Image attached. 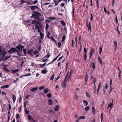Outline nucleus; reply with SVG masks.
Listing matches in <instances>:
<instances>
[{
    "label": "nucleus",
    "mask_w": 122,
    "mask_h": 122,
    "mask_svg": "<svg viewBox=\"0 0 122 122\" xmlns=\"http://www.w3.org/2000/svg\"><path fill=\"white\" fill-rule=\"evenodd\" d=\"M40 33L41 38L43 39L44 38V36L43 34L41 32H40Z\"/></svg>",
    "instance_id": "obj_25"
},
{
    "label": "nucleus",
    "mask_w": 122,
    "mask_h": 122,
    "mask_svg": "<svg viewBox=\"0 0 122 122\" xmlns=\"http://www.w3.org/2000/svg\"><path fill=\"white\" fill-rule=\"evenodd\" d=\"M55 76V74H53L51 76L50 78V80H53Z\"/></svg>",
    "instance_id": "obj_34"
},
{
    "label": "nucleus",
    "mask_w": 122,
    "mask_h": 122,
    "mask_svg": "<svg viewBox=\"0 0 122 122\" xmlns=\"http://www.w3.org/2000/svg\"><path fill=\"white\" fill-rule=\"evenodd\" d=\"M96 79L95 78H93V81L94 83H95L96 82Z\"/></svg>",
    "instance_id": "obj_57"
},
{
    "label": "nucleus",
    "mask_w": 122,
    "mask_h": 122,
    "mask_svg": "<svg viewBox=\"0 0 122 122\" xmlns=\"http://www.w3.org/2000/svg\"><path fill=\"white\" fill-rule=\"evenodd\" d=\"M112 103H110V104L108 105L107 107V109H108L110 107H111V109L113 105V100H112Z\"/></svg>",
    "instance_id": "obj_11"
},
{
    "label": "nucleus",
    "mask_w": 122,
    "mask_h": 122,
    "mask_svg": "<svg viewBox=\"0 0 122 122\" xmlns=\"http://www.w3.org/2000/svg\"><path fill=\"white\" fill-rule=\"evenodd\" d=\"M61 53H60L59 55L58 56H56L55 58L51 62L52 63L53 62H54V61H56L57 60V58L60 55Z\"/></svg>",
    "instance_id": "obj_20"
},
{
    "label": "nucleus",
    "mask_w": 122,
    "mask_h": 122,
    "mask_svg": "<svg viewBox=\"0 0 122 122\" xmlns=\"http://www.w3.org/2000/svg\"><path fill=\"white\" fill-rule=\"evenodd\" d=\"M84 51L85 53V54H86L87 51L86 50V49L85 48H84Z\"/></svg>",
    "instance_id": "obj_63"
},
{
    "label": "nucleus",
    "mask_w": 122,
    "mask_h": 122,
    "mask_svg": "<svg viewBox=\"0 0 122 122\" xmlns=\"http://www.w3.org/2000/svg\"><path fill=\"white\" fill-rule=\"evenodd\" d=\"M44 88V86H41L39 88V89L40 90H41L43 89Z\"/></svg>",
    "instance_id": "obj_48"
},
{
    "label": "nucleus",
    "mask_w": 122,
    "mask_h": 122,
    "mask_svg": "<svg viewBox=\"0 0 122 122\" xmlns=\"http://www.w3.org/2000/svg\"><path fill=\"white\" fill-rule=\"evenodd\" d=\"M38 7L36 5H32L30 6V8L31 10H34L36 9H37Z\"/></svg>",
    "instance_id": "obj_7"
},
{
    "label": "nucleus",
    "mask_w": 122,
    "mask_h": 122,
    "mask_svg": "<svg viewBox=\"0 0 122 122\" xmlns=\"http://www.w3.org/2000/svg\"><path fill=\"white\" fill-rule=\"evenodd\" d=\"M33 52V49L29 50L28 51V53L30 55H32V54Z\"/></svg>",
    "instance_id": "obj_10"
},
{
    "label": "nucleus",
    "mask_w": 122,
    "mask_h": 122,
    "mask_svg": "<svg viewBox=\"0 0 122 122\" xmlns=\"http://www.w3.org/2000/svg\"><path fill=\"white\" fill-rule=\"evenodd\" d=\"M31 74L30 73H28V74H27L25 75H24L23 76H31Z\"/></svg>",
    "instance_id": "obj_44"
},
{
    "label": "nucleus",
    "mask_w": 122,
    "mask_h": 122,
    "mask_svg": "<svg viewBox=\"0 0 122 122\" xmlns=\"http://www.w3.org/2000/svg\"><path fill=\"white\" fill-rule=\"evenodd\" d=\"M50 56V55L49 53H48L46 56L45 57L47 58H49Z\"/></svg>",
    "instance_id": "obj_40"
},
{
    "label": "nucleus",
    "mask_w": 122,
    "mask_h": 122,
    "mask_svg": "<svg viewBox=\"0 0 122 122\" xmlns=\"http://www.w3.org/2000/svg\"><path fill=\"white\" fill-rule=\"evenodd\" d=\"M49 27V25L47 23L46 25V30H47L48 29Z\"/></svg>",
    "instance_id": "obj_36"
},
{
    "label": "nucleus",
    "mask_w": 122,
    "mask_h": 122,
    "mask_svg": "<svg viewBox=\"0 0 122 122\" xmlns=\"http://www.w3.org/2000/svg\"><path fill=\"white\" fill-rule=\"evenodd\" d=\"M103 113H102L101 114V122H102L103 120Z\"/></svg>",
    "instance_id": "obj_32"
},
{
    "label": "nucleus",
    "mask_w": 122,
    "mask_h": 122,
    "mask_svg": "<svg viewBox=\"0 0 122 122\" xmlns=\"http://www.w3.org/2000/svg\"><path fill=\"white\" fill-rule=\"evenodd\" d=\"M11 57V56H6L5 57V58L7 59L9 58H10Z\"/></svg>",
    "instance_id": "obj_58"
},
{
    "label": "nucleus",
    "mask_w": 122,
    "mask_h": 122,
    "mask_svg": "<svg viewBox=\"0 0 122 122\" xmlns=\"http://www.w3.org/2000/svg\"><path fill=\"white\" fill-rule=\"evenodd\" d=\"M66 36L65 35H63L62 37V39L61 40V42H63L65 40Z\"/></svg>",
    "instance_id": "obj_24"
},
{
    "label": "nucleus",
    "mask_w": 122,
    "mask_h": 122,
    "mask_svg": "<svg viewBox=\"0 0 122 122\" xmlns=\"http://www.w3.org/2000/svg\"><path fill=\"white\" fill-rule=\"evenodd\" d=\"M28 118L29 120H31L32 119L31 118V116L29 115H28Z\"/></svg>",
    "instance_id": "obj_46"
},
{
    "label": "nucleus",
    "mask_w": 122,
    "mask_h": 122,
    "mask_svg": "<svg viewBox=\"0 0 122 122\" xmlns=\"http://www.w3.org/2000/svg\"><path fill=\"white\" fill-rule=\"evenodd\" d=\"M49 91V90L47 88L45 89L44 91V93H47Z\"/></svg>",
    "instance_id": "obj_29"
},
{
    "label": "nucleus",
    "mask_w": 122,
    "mask_h": 122,
    "mask_svg": "<svg viewBox=\"0 0 122 122\" xmlns=\"http://www.w3.org/2000/svg\"><path fill=\"white\" fill-rule=\"evenodd\" d=\"M84 60L85 61H86L87 59V56L86 55V54H84Z\"/></svg>",
    "instance_id": "obj_33"
},
{
    "label": "nucleus",
    "mask_w": 122,
    "mask_h": 122,
    "mask_svg": "<svg viewBox=\"0 0 122 122\" xmlns=\"http://www.w3.org/2000/svg\"><path fill=\"white\" fill-rule=\"evenodd\" d=\"M80 37H79V41H80V49L79 50V51H81V48H82V45H81V43L80 42Z\"/></svg>",
    "instance_id": "obj_41"
},
{
    "label": "nucleus",
    "mask_w": 122,
    "mask_h": 122,
    "mask_svg": "<svg viewBox=\"0 0 122 122\" xmlns=\"http://www.w3.org/2000/svg\"><path fill=\"white\" fill-rule=\"evenodd\" d=\"M16 52H17V54L19 56H21V55L20 54V52H19L18 51Z\"/></svg>",
    "instance_id": "obj_59"
},
{
    "label": "nucleus",
    "mask_w": 122,
    "mask_h": 122,
    "mask_svg": "<svg viewBox=\"0 0 122 122\" xmlns=\"http://www.w3.org/2000/svg\"><path fill=\"white\" fill-rule=\"evenodd\" d=\"M92 66L93 68L94 69H95V66L94 63L92 62Z\"/></svg>",
    "instance_id": "obj_31"
},
{
    "label": "nucleus",
    "mask_w": 122,
    "mask_h": 122,
    "mask_svg": "<svg viewBox=\"0 0 122 122\" xmlns=\"http://www.w3.org/2000/svg\"><path fill=\"white\" fill-rule=\"evenodd\" d=\"M83 103L84 105L85 106H87L88 104L87 101L86 100H84L83 101Z\"/></svg>",
    "instance_id": "obj_27"
},
{
    "label": "nucleus",
    "mask_w": 122,
    "mask_h": 122,
    "mask_svg": "<svg viewBox=\"0 0 122 122\" xmlns=\"http://www.w3.org/2000/svg\"><path fill=\"white\" fill-rule=\"evenodd\" d=\"M90 107L89 106H88L87 107H86L85 109V111L87 112V111L89 109Z\"/></svg>",
    "instance_id": "obj_30"
},
{
    "label": "nucleus",
    "mask_w": 122,
    "mask_h": 122,
    "mask_svg": "<svg viewBox=\"0 0 122 122\" xmlns=\"http://www.w3.org/2000/svg\"><path fill=\"white\" fill-rule=\"evenodd\" d=\"M24 46L22 45H19L18 46L16 47V48L18 49L20 52L22 51V49L24 48Z\"/></svg>",
    "instance_id": "obj_6"
},
{
    "label": "nucleus",
    "mask_w": 122,
    "mask_h": 122,
    "mask_svg": "<svg viewBox=\"0 0 122 122\" xmlns=\"http://www.w3.org/2000/svg\"><path fill=\"white\" fill-rule=\"evenodd\" d=\"M92 113L93 114H95V108L94 107H93L92 108Z\"/></svg>",
    "instance_id": "obj_28"
},
{
    "label": "nucleus",
    "mask_w": 122,
    "mask_h": 122,
    "mask_svg": "<svg viewBox=\"0 0 122 122\" xmlns=\"http://www.w3.org/2000/svg\"><path fill=\"white\" fill-rule=\"evenodd\" d=\"M108 88V86L107 84H106L105 86L104 87V88L105 89H107Z\"/></svg>",
    "instance_id": "obj_62"
},
{
    "label": "nucleus",
    "mask_w": 122,
    "mask_h": 122,
    "mask_svg": "<svg viewBox=\"0 0 122 122\" xmlns=\"http://www.w3.org/2000/svg\"><path fill=\"white\" fill-rule=\"evenodd\" d=\"M0 54L2 56L3 58H4L6 53L7 52L5 50V49H4L3 50L2 46H0Z\"/></svg>",
    "instance_id": "obj_3"
},
{
    "label": "nucleus",
    "mask_w": 122,
    "mask_h": 122,
    "mask_svg": "<svg viewBox=\"0 0 122 122\" xmlns=\"http://www.w3.org/2000/svg\"><path fill=\"white\" fill-rule=\"evenodd\" d=\"M46 63H45L43 64H40V66L41 67H43L45 66L46 65Z\"/></svg>",
    "instance_id": "obj_35"
},
{
    "label": "nucleus",
    "mask_w": 122,
    "mask_h": 122,
    "mask_svg": "<svg viewBox=\"0 0 122 122\" xmlns=\"http://www.w3.org/2000/svg\"><path fill=\"white\" fill-rule=\"evenodd\" d=\"M102 47H100L99 48V53L100 54H101L102 51Z\"/></svg>",
    "instance_id": "obj_39"
},
{
    "label": "nucleus",
    "mask_w": 122,
    "mask_h": 122,
    "mask_svg": "<svg viewBox=\"0 0 122 122\" xmlns=\"http://www.w3.org/2000/svg\"><path fill=\"white\" fill-rule=\"evenodd\" d=\"M11 106L10 104L9 105V110H10L11 109Z\"/></svg>",
    "instance_id": "obj_64"
},
{
    "label": "nucleus",
    "mask_w": 122,
    "mask_h": 122,
    "mask_svg": "<svg viewBox=\"0 0 122 122\" xmlns=\"http://www.w3.org/2000/svg\"><path fill=\"white\" fill-rule=\"evenodd\" d=\"M74 11H75V8L74 7L73 8V11L72 12V14L73 15V16H74Z\"/></svg>",
    "instance_id": "obj_61"
},
{
    "label": "nucleus",
    "mask_w": 122,
    "mask_h": 122,
    "mask_svg": "<svg viewBox=\"0 0 122 122\" xmlns=\"http://www.w3.org/2000/svg\"><path fill=\"white\" fill-rule=\"evenodd\" d=\"M61 24L63 26H65L66 25L65 22L62 20H61Z\"/></svg>",
    "instance_id": "obj_45"
},
{
    "label": "nucleus",
    "mask_w": 122,
    "mask_h": 122,
    "mask_svg": "<svg viewBox=\"0 0 122 122\" xmlns=\"http://www.w3.org/2000/svg\"><path fill=\"white\" fill-rule=\"evenodd\" d=\"M51 93H49L47 95V97L49 98H50L51 96Z\"/></svg>",
    "instance_id": "obj_53"
},
{
    "label": "nucleus",
    "mask_w": 122,
    "mask_h": 122,
    "mask_svg": "<svg viewBox=\"0 0 122 122\" xmlns=\"http://www.w3.org/2000/svg\"><path fill=\"white\" fill-rule=\"evenodd\" d=\"M19 70V69H17L14 70L12 71V73H15L17 72Z\"/></svg>",
    "instance_id": "obj_17"
},
{
    "label": "nucleus",
    "mask_w": 122,
    "mask_h": 122,
    "mask_svg": "<svg viewBox=\"0 0 122 122\" xmlns=\"http://www.w3.org/2000/svg\"><path fill=\"white\" fill-rule=\"evenodd\" d=\"M88 75L87 74V72H86V75L85 77V81H86V83L85 84H86V83L87 82V80H88Z\"/></svg>",
    "instance_id": "obj_19"
},
{
    "label": "nucleus",
    "mask_w": 122,
    "mask_h": 122,
    "mask_svg": "<svg viewBox=\"0 0 122 122\" xmlns=\"http://www.w3.org/2000/svg\"><path fill=\"white\" fill-rule=\"evenodd\" d=\"M48 19L51 20H54L55 19V18L53 17H49Z\"/></svg>",
    "instance_id": "obj_37"
},
{
    "label": "nucleus",
    "mask_w": 122,
    "mask_h": 122,
    "mask_svg": "<svg viewBox=\"0 0 122 122\" xmlns=\"http://www.w3.org/2000/svg\"><path fill=\"white\" fill-rule=\"evenodd\" d=\"M79 118H80V119H85V118L86 117L85 116H81Z\"/></svg>",
    "instance_id": "obj_49"
},
{
    "label": "nucleus",
    "mask_w": 122,
    "mask_h": 122,
    "mask_svg": "<svg viewBox=\"0 0 122 122\" xmlns=\"http://www.w3.org/2000/svg\"><path fill=\"white\" fill-rule=\"evenodd\" d=\"M25 112L26 114H28L29 113V111L27 110V109H25Z\"/></svg>",
    "instance_id": "obj_51"
},
{
    "label": "nucleus",
    "mask_w": 122,
    "mask_h": 122,
    "mask_svg": "<svg viewBox=\"0 0 122 122\" xmlns=\"http://www.w3.org/2000/svg\"><path fill=\"white\" fill-rule=\"evenodd\" d=\"M90 15H91V18H90V20L92 21L93 20V16L92 15L91 13H90Z\"/></svg>",
    "instance_id": "obj_55"
},
{
    "label": "nucleus",
    "mask_w": 122,
    "mask_h": 122,
    "mask_svg": "<svg viewBox=\"0 0 122 122\" xmlns=\"http://www.w3.org/2000/svg\"><path fill=\"white\" fill-rule=\"evenodd\" d=\"M48 103L49 105H51L52 104V101L51 99H49L48 101Z\"/></svg>",
    "instance_id": "obj_21"
},
{
    "label": "nucleus",
    "mask_w": 122,
    "mask_h": 122,
    "mask_svg": "<svg viewBox=\"0 0 122 122\" xmlns=\"http://www.w3.org/2000/svg\"><path fill=\"white\" fill-rule=\"evenodd\" d=\"M18 51L15 48H12L9 50L8 51V52L9 54H11L13 53L16 52Z\"/></svg>",
    "instance_id": "obj_5"
},
{
    "label": "nucleus",
    "mask_w": 122,
    "mask_h": 122,
    "mask_svg": "<svg viewBox=\"0 0 122 122\" xmlns=\"http://www.w3.org/2000/svg\"><path fill=\"white\" fill-rule=\"evenodd\" d=\"M40 15V14L39 12L34 11L33 14H32V16L34 17V19L37 20L39 18Z\"/></svg>",
    "instance_id": "obj_2"
},
{
    "label": "nucleus",
    "mask_w": 122,
    "mask_h": 122,
    "mask_svg": "<svg viewBox=\"0 0 122 122\" xmlns=\"http://www.w3.org/2000/svg\"><path fill=\"white\" fill-rule=\"evenodd\" d=\"M98 60L99 63L101 64H103L102 63V61L101 60V59L100 57L99 56H98Z\"/></svg>",
    "instance_id": "obj_18"
},
{
    "label": "nucleus",
    "mask_w": 122,
    "mask_h": 122,
    "mask_svg": "<svg viewBox=\"0 0 122 122\" xmlns=\"http://www.w3.org/2000/svg\"><path fill=\"white\" fill-rule=\"evenodd\" d=\"M61 1V0H54V2L55 3L56 6Z\"/></svg>",
    "instance_id": "obj_8"
},
{
    "label": "nucleus",
    "mask_w": 122,
    "mask_h": 122,
    "mask_svg": "<svg viewBox=\"0 0 122 122\" xmlns=\"http://www.w3.org/2000/svg\"><path fill=\"white\" fill-rule=\"evenodd\" d=\"M9 87V86L8 85H5L1 86V88L2 89H4L5 88H8Z\"/></svg>",
    "instance_id": "obj_14"
},
{
    "label": "nucleus",
    "mask_w": 122,
    "mask_h": 122,
    "mask_svg": "<svg viewBox=\"0 0 122 122\" xmlns=\"http://www.w3.org/2000/svg\"><path fill=\"white\" fill-rule=\"evenodd\" d=\"M38 53V51L37 50H36L34 51L33 52L34 54L35 55H36Z\"/></svg>",
    "instance_id": "obj_47"
},
{
    "label": "nucleus",
    "mask_w": 122,
    "mask_h": 122,
    "mask_svg": "<svg viewBox=\"0 0 122 122\" xmlns=\"http://www.w3.org/2000/svg\"><path fill=\"white\" fill-rule=\"evenodd\" d=\"M16 119H18L20 117V115L19 114H17L16 115Z\"/></svg>",
    "instance_id": "obj_43"
},
{
    "label": "nucleus",
    "mask_w": 122,
    "mask_h": 122,
    "mask_svg": "<svg viewBox=\"0 0 122 122\" xmlns=\"http://www.w3.org/2000/svg\"><path fill=\"white\" fill-rule=\"evenodd\" d=\"M59 109L58 106L56 105L55 108V111H58Z\"/></svg>",
    "instance_id": "obj_26"
},
{
    "label": "nucleus",
    "mask_w": 122,
    "mask_h": 122,
    "mask_svg": "<svg viewBox=\"0 0 122 122\" xmlns=\"http://www.w3.org/2000/svg\"><path fill=\"white\" fill-rule=\"evenodd\" d=\"M30 95H27L25 97V98L26 99H28L30 97Z\"/></svg>",
    "instance_id": "obj_50"
},
{
    "label": "nucleus",
    "mask_w": 122,
    "mask_h": 122,
    "mask_svg": "<svg viewBox=\"0 0 122 122\" xmlns=\"http://www.w3.org/2000/svg\"><path fill=\"white\" fill-rule=\"evenodd\" d=\"M32 24L35 25L37 24L40 28H42V26L41 23L40 22H39L38 20H33L32 21Z\"/></svg>",
    "instance_id": "obj_4"
},
{
    "label": "nucleus",
    "mask_w": 122,
    "mask_h": 122,
    "mask_svg": "<svg viewBox=\"0 0 122 122\" xmlns=\"http://www.w3.org/2000/svg\"><path fill=\"white\" fill-rule=\"evenodd\" d=\"M51 35V34L50 33L49 31L48 32V33L47 34V37L49 39H50V36Z\"/></svg>",
    "instance_id": "obj_38"
},
{
    "label": "nucleus",
    "mask_w": 122,
    "mask_h": 122,
    "mask_svg": "<svg viewBox=\"0 0 122 122\" xmlns=\"http://www.w3.org/2000/svg\"><path fill=\"white\" fill-rule=\"evenodd\" d=\"M71 76L68 75V72L65 78L63 83L62 86L64 88H65L66 86V80H67L69 81L71 79Z\"/></svg>",
    "instance_id": "obj_1"
},
{
    "label": "nucleus",
    "mask_w": 122,
    "mask_h": 122,
    "mask_svg": "<svg viewBox=\"0 0 122 122\" xmlns=\"http://www.w3.org/2000/svg\"><path fill=\"white\" fill-rule=\"evenodd\" d=\"M51 39H52V40L53 41H54L55 43H56V41L54 39V37L53 36H51Z\"/></svg>",
    "instance_id": "obj_42"
},
{
    "label": "nucleus",
    "mask_w": 122,
    "mask_h": 122,
    "mask_svg": "<svg viewBox=\"0 0 122 122\" xmlns=\"http://www.w3.org/2000/svg\"><path fill=\"white\" fill-rule=\"evenodd\" d=\"M95 52L94 50L92 47L91 48V52L90 55V58L91 55L93 54V53Z\"/></svg>",
    "instance_id": "obj_9"
},
{
    "label": "nucleus",
    "mask_w": 122,
    "mask_h": 122,
    "mask_svg": "<svg viewBox=\"0 0 122 122\" xmlns=\"http://www.w3.org/2000/svg\"><path fill=\"white\" fill-rule=\"evenodd\" d=\"M38 88L37 87H34L32 88L31 90V91L33 92H35L37 90Z\"/></svg>",
    "instance_id": "obj_22"
},
{
    "label": "nucleus",
    "mask_w": 122,
    "mask_h": 122,
    "mask_svg": "<svg viewBox=\"0 0 122 122\" xmlns=\"http://www.w3.org/2000/svg\"><path fill=\"white\" fill-rule=\"evenodd\" d=\"M28 103L27 101H26L24 103V107L25 108L26 107V105Z\"/></svg>",
    "instance_id": "obj_52"
},
{
    "label": "nucleus",
    "mask_w": 122,
    "mask_h": 122,
    "mask_svg": "<svg viewBox=\"0 0 122 122\" xmlns=\"http://www.w3.org/2000/svg\"><path fill=\"white\" fill-rule=\"evenodd\" d=\"M113 43L115 46V50L116 51L117 50V42L116 41H114L113 42Z\"/></svg>",
    "instance_id": "obj_15"
},
{
    "label": "nucleus",
    "mask_w": 122,
    "mask_h": 122,
    "mask_svg": "<svg viewBox=\"0 0 122 122\" xmlns=\"http://www.w3.org/2000/svg\"><path fill=\"white\" fill-rule=\"evenodd\" d=\"M102 84L101 82H100L98 85V88H99V89H100V87H101V86Z\"/></svg>",
    "instance_id": "obj_56"
},
{
    "label": "nucleus",
    "mask_w": 122,
    "mask_h": 122,
    "mask_svg": "<svg viewBox=\"0 0 122 122\" xmlns=\"http://www.w3.org/2000/svg\"><path fill=\"white\" fill-rule=\"evenodd\" d=\"M38 2V1L37 0H35L33 2V4L34 5L35 4L37 3Z\"/></svg>",
    "instance_id": "obj_60"
},
{
    "label": "nucleus",
    "mask_w": 122,
    "mask_h": 122,
    "mask_svg": "<svg viewBox=\"0 0 122 122\" xmlns=\"http://www.w3.org/2000/svg\"><path fill=\"white\" fill-rule=\"evenodd\" d=\"M39 27L37 25H36L35 26V28L36 29H38V32H40L41 31L40 28H39Z\"/></svg>",
    "instance_id": "obj_12"
},
{
    "label": "nucleus",
    "mask_w": 122,
    "mask_h": 122,
    "mask_svg": "<svg viewBox=\"0 0 122 122\" xmlns=\"http://www.w3.org/2000/svg\"><path fill=\"white\" fill-rule=\"evenodd\" d=\"M8 66L7 65H4L3 66V67L4 69H5Z\"/></svg>",
    "instance_id": "obj_54"
},
{
    "label": "nucleus",
    "mask_w": 122,
    "mask_h": 122,
    "mask_svg": "<svg viewBox=\"0 0 122 122\" xmlns=\"http://www.w3.org/2000/svg\"><path fill=\"white\" fill-rule=\"evenodd\" d=\"M47 68H45V69H43L42 71V73L45 74L46 72Z\"/></svg>",
    "instance_id": "obj_23"
},
{
    "label": "nucleus",
    "mask_w": 122,
    "mask_h": 122,
    "mask_svg": "<svg viewBox=\"0 0 122 122\" xmlns=\"http://www.w3.org/2000/svg\"><path fill=\"white\" fill-rule=\"evenodd\" d=\"M12 99L13 102H15L16 100V97L15 95V94L13 95Z\"/></svg>",
    "instance_id": "obj_16"
},
{
    "label": "nucleus",
    "mask_w": 122,
    "mask_h": 122,
    "mask_svg": "<svg viewBox=\"0 0 122 122\" xmlns=\"http://www.w3.org/2000/svg\"><path fill=\"white\" fill-rule=\"evenodd\" d=\"M86 25L88 28V30H90L91 29V22H89L88 25Z\"/></svg>",
    "instance_id": "obj_13"
}]
</instances>
